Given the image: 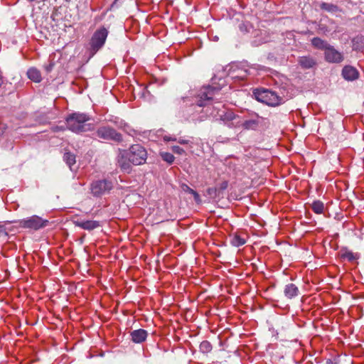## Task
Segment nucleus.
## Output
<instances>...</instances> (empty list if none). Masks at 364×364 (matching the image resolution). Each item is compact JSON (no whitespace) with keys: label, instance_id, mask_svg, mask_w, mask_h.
I'll return each instance as SVG.
<instances>
[{"label":"nucleus","instance_id":"obj_31","mask_svg":"<svg viewBox=\"0 0 364 364\" xmlns=\"http://www.w3.org/2000/svg\"><path fill=\"white\" fill-rule=\"evenodd\" d=\"M228 187V182L227 181H223L221 184H220V189L222 190H225Z\"/></svg>","mask_w":364,"mask_h":364},{"label":"nucleus","instance_id":"obj_13","mask_svg":"<svg viewBox=\"0 0 364 364\" xmlns=\"http://www.w3.org/2000/svg\"><path fill=\"white\" fill-rule=\"evenodd\" d=\"M74 223L76 226L89 231L100 226V223L97 220H77Z\"/></svg>","mask_w":364,"mask_h":364},{"label":"nucleus","instance_id":"obj_22","mask_svg":"<svg viewBox=\"0 0 364 364\" xmlns=\"http://www.w3.org/2000/svg\"><path fill=\"white\" fill-rule=\"evenodd\" d=\"M63 160L72 170V166L75 165L76 162L75 156L70 152H65L63 155Z\"/></svg>","mask_w":364,"mask_h":364},{"label":"nucleus","instance_id":"obj_24","mask_svg":"<svg viewBox=\"0 0 364 364\" xmlns=\"http://www.w3.org/2000/svg\"><path fill=\"white\" fill-rule=\"evenodd\" d=\"M311 208L314 213L321 214L323 211L324 204L320 200H316L312 203Z\"/></svg>","mask_w":364,"mask_h":364},{"label":"nucleus","instance_id":"obj_34","mask_svg":"<svg viewBox=\"0 0 364 364\" xmlns=\"http://www.w3.org/2000/svg\"><path fill=\"white\" fill-rule=\"evenodd\" d=\"M232 77H238V75H232Z\"/></svg>","mask_w":364,"mask_h":364},{"label":"nucleus","instance_id":"obj_5","mask_svg":"<svg viewBox=\"0 0 364 364\" xmlns=\"http://www.w3.org/2000/svg\"><path fill=\"white\" fill-rule=\"evenodd\" d=\"M48 220H43L39 216L33 215L19 220L18 223L21 228L38 230L46 227L48 224Z\"/></svg>","mask_w":364,"mask_h":364},{"label":"nucleus","instance_id":"obj_12","mask_svg":"<svg viewBox=\"0 0 364 364\" xmlns=\"http://www.w3.org/2000/svg\"><path fill=\"white\" fill-rule=\"evenodd\" d=\"M148 336V333L144 329L134 330L130 333L132 341L135 343H141L144 342Z\"/></svg>","mask_w":364,"mask_h":364},{"label":"nucleus","instance_id":"obj_16","mask_svg":"<svg viewBox=\"0 0 364 364\" xmlns=\"http://www.w3.org/2000/svg\"><path fill=\"white\" fill-rule=\"evenodd\" d=\"M311 43L314 48L324 51L331 46L327 41L318 37L313 38Z\"/></svg>","mask_w":364,"mask_h":364},{"label":"nucleus","instance_id":"obj_25","mask_svg":"<svg viewBox=\"0 0 364 364\" xmlns=\"http://www.w3.org/2000/svg\"><path fill=\"white\" fill-rule=\"evenodd\" d=\"M245 242V240L238 235H235L231 239V244L235 247L242 246Z\"/></svg>","mask_w":364,"mask_h":364},{"label":"nucleus","instance_id":"obj_18","mask_svg":"<svg viewBox=\"0 0 364 364\" xmlns=\"http://www.w3.org/2000/svg\"><path fill=\"white\" fill-rule=\"evenodd\" d=\"M27 76L35 82H40L42 80L41 72L35 68H31L28 70Z\"/></svg>","mask_w":364,"mask_h":364},{"label":"nucleus","instance_id":"obj_10","mask_svg":"<svg viewBox=\"0 0 364 364\" xmlns=\"http://www.w3.org/2000/svg\"><path fill=\"white\" fill-rule=\"evenodd\" d=\"M132 164L128 152L126 150H119V153L117 156L118 166L123 171L129 173L132 169Z\"/></svg>","mask_w":364,"mask_h":364},{"label":"nucleus","instance_id":"obj_21","mask_svg":"<svg viewBox=\"0 0 364 364\" xmlns=\"http://www.w3.org/2000/svg\"><path fill=\"white\" fill-rule=\"evenodd\" d=\"M341 257L343 259H346L350 262H353L357 259H358V255L355 254L348 250H343L341 252Z\"/></svg>","mask_w":364,"mask_h":364},{"label":"nucleus","instance_id":"obj_4","mask_svg":"<svg viewBox=\"0 0 364 364\" xmlns=\"http://www.w3.org/2000/svg\"><path fill=\"white\" fill-rule=\"evenodd\" d=\"M95 135L98 138L106 141L121 142L123 140L122 135L109 126L99 127L95 132Z\"/></svg>","mask_w":364,"mask_h":364},{"label":"nucleus","instance_id":"obj_8","mask_svg":"<svg viewBox=\"0 0 364 364\" xmlns=\"http://www.w3.org/2000/svg\"><path fill=\"white\" fill-rule=\"evenodd\" d=\"M112 188V183L107 180L96 181L92 183L91 191L93 196H100L108 193Z\"/></svg>","mask_w":364,"mask_h":364},{"label":"nucleus","instance_id":"obj_17","mask_svg":"<svg viewBox=\"0 0 364 364\" xmlns=\"http://www.w3.org/2000/svg\"><path fill=\"white\" fill-rule=\"evenodd\" d=\"M214 87H209L207 89V92H203L200 94V100L198 102L199 107H203L206 104L203 101H210L213 99V92L215 91Z\"/></svg>","mask_w":364,"mask_h":364},{"label":"nucleus","instance_id":"obj_28","mask_svg":"<svg viewBox=\"0 0 364 364\" xmlns=\"http://www.w3.org/2000/svg\"><path fill=\"white\" fill-rule=\"evenodd\" d=\"M321 9L329 12H336L338 11V7L336 5L328 3H322L321 4Z\"/></svg>","mask_w":364,"mask_h":364},{"label":"nucleus","instance_id":"obj_29","mask_svg":"<svg viewBox=\"0 0 364 364\" xmlns=\"http://www.w3.org/2000/svg\"><path fill=\"white\" fill-rule=\"evenodd\" d=\"M172 150L174 153L178 154H182L183 153H184V150L178 146H173L172 147Z\"/></svg>","mask_w":364,"mask_h":364},{"label":"nucleus","instance_id":"obj_2","mask_svg":"<svg viewBox=\"0 0 364 364\" xmlns=\"http://www.w3.org/2000/svg\"><path fill=\"white\" fill-rule=\"evenodd\" d=\"M255 99L270 107H277L284 102V99L277 92L268 89H257L253 92Z\"/></svg>","mask_w":364,"mask_h":364},{"label":"nucleus","instance_id":"obj_19","mask_svg":"<svg viewBox=\"0 0 364 364\" xmlns=\"http://www.w3.org/2000/svg\"><path fill=\"white\" fill-rule=\"evenodd\" d=\"M257 119H248L245 122L242 121L241 127H242L245 129H256V128L258 127L259 122V116L257 115Z\"/></svg>","mask_w":364,"mask_h":364},{"label":"nucleus","instance_id":"obj_20","mask_svg":"<svg viewBox=\"0 0 364 364\" xmlns=\"http://www.w3.org/2000/svg\"><path fill=\"white\" fill-rule=\"evenodd\" d=\"M353 50H360L364 48V36H357L352 40Z\"/></svg>","mask_w":364,"mask_h":364},{"label":"nucleus","instance_id":"obj_6","mask_svg":"<svg viewBox=\"0 0 364 364\" xmlns=\"http://www.w3.org/2000/svg\"><path fill=\"white\" fill-rule=\"evenodd\" d=\"M108 35V31L102 27L97 29L93 34L90 41V47L93 53L99 50L105 44Z\"/></svg>","mask_w":364,"mask_h":364},{"label":"nucleus","instance_id":"obj_14","mask_svg":"<svg viewBox=\"0 0 364 364\" xmlns=\"http://www.w3.org/2000/svg\"><path fill=\"white\" fill-rule=\"evenodd\" d=\"M343 77L347 80H354L358 77V72L352 66H345L342 70Z\"/></svg>","mask_w":364,"mask_h":364},{"label":"nucleus","instance_id":"obj_26","mask_svg":"<svg viewBox=\"0 0 364 364\" xmlns=\"http://www.w3.org/2000/svg\"><path fill=\"white\" fill-rule=\"evenodd\" d=\"M212 350V345L208 341H203L200 344V350L203 353H208Z\"/></svg>","mask_w":364,"mask_h":364},{"label":"nucleus","instance_id":"obj_9","mask_svg":"<svg viewBox=\"0 0 364 364\" xmlns=\"http://www.w3.org/2000/svg\"><path fill=\"white\" fill-rule=\"evenodd\" d=\"M324 58L330 63H340L344 60L343 53L331 45L324 51Z\"/></svg>","mask_w":364,"mask_h":364},{"label":"nucleus","instance_id":"obj_7","mask_svg":"<svg viewBox=\"0 0 364 364\" xmlns=\"http://www.w3.org/2000/svg\"><path fill=\"white\" fill-rule=\"evenodd\" d=\"M220 119L230 128H239L242 124L240 116L231 110L223 112L219 114Z\"/></svg>","mask_w":364,"mask_h":364},{"label":"nucleus","instance_id":"obj_1","mask_svg":"<svg viewBox=\"0 0 364 364\" xmlns=\"http://www.w3.org/2000/svg\"><path fill=\"white\" fill-rule=\"evenodd\" d=\"M90 119V116L86 114L73 113L66 118L67 127L69 130L75 133L92 130L93 127L90 124L86 123Z\"/></svg>","mask_w":364,"mask_h":364},{"label":"nucleus","instance_id":"obj_33","mask_svg":"<svg viewBox=\"0 0 364 364\" xmlns=\"http://www.w3.org/2000/svg\"><path fill=\"white\" fill-rule=\"evenodd\" d=\"M4 234H6L5 230L2 228V227L0 226V237Z\"/></svg>","mask_w":364,"mask_h":364},{"label":"nucleus","instance_id":"obj_30","mask_svg":"<svg viewBox=\"0 0 364 364\" xmlns=\"http://www.w3.org/2000/svg\"><path fill=\"white\" fill-rule=\"evenodd\" d=\"M164 141H176V138H173V137H171L170 136H167V135H165L164 137Z\"/></svg>","mask_w":364,"mask_h":364},{"label":"nucleus","instance_id":"obj_27","mask_svg":"<svg viewBox=\"0 0 364 364\" xmlns=\"http://www.w3.org/2000/svg\"><path fill=\"white\" fill-rule=\"evenodd\" d=\"M160 155L162 159L169 164H172L175 159L174 156L168 152H161Z\"/></svg>","mask_w":364,"mask_h":364},{"label":"nucleus","instance_id":"obj_3","mask_svg":"<svg viewBox=\"0 0 364 364\" xmlns=\"http://www.w3.org/2000/svg\"><path fill=\"white\" fill-rule=\"evenodd\" d=\"M127 151L133 165H141L146 162L147 151L141 144H133Z\"/></svg>","mask_w":364,"mask_h":364},{"label":"nucleus","instance_id":"obj_11","mask_svg":"<svg viewBox=\"0 0 364 364\" xmlns=\"http://www.w3.org/2000/svg\"><path fill=\"white\" fill-rule=\"evenodd\" d=\"M298 64L302 69H311L317 65L315 58L311 55H304L298 58Z\"/></svg>","mask_w":364,"mask_h":364},{"label":"nucleus","instance_id":"obj_23","mask_svg":"<svg viewBox=\"0 0 364 364\" xmlns=\"http://www.w3.org/2000/svg\"><path fill=\"white\" fill-rule=\"evenodd\" d=\"M181 189L184 192L192 194L194 197V200H196V202L199 203L200 201L199 194L196 191H195L193 189L191 188L188 185L182 184Z\"/></svg>","mask_w":364,"mask_h":364},{"label":"nucleus","instance_id":"obj_15","mask_svg":"<svg viewBox=\"0 0 364 364\" xmlns=\"http://www.w3.org/2000/svg\"><path fill=\"white\" fill-rule=\"evenodd\" d=\"M299 292V291L298 287L295 284L291 283L287 284L284 289L285 296L289 299L297 296Z\"/></svg>","mask_w":364,"mask_h":364},{"label":"nucleus","instance_id":"obj_32","mask_svg":"<svg viewBox=\"0 0 364 364\" xmlns=\"http://www.w3.org/2000/svg\"><path fill=\"white\" fill-rule=\"evenodd\" d=\"M178 142L181 144H186L188 143V140H186V139H179L178 140Z\"/></svg>","mask_w":364,"mask_h":364}]
</instances>
